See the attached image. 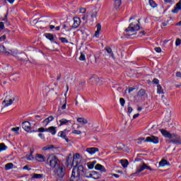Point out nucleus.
Segmentation results:
<instances>
[{"label":"nucleus","instance_id":"nucleus-1","mask_svg":"<svg viewBox=\"0 0 181 181\" xmlns=\"http://www.w3.org/2000/svg\"><path fill=\"white\" fill-rule=\"evenodd\" d=\"M139 19L136 21L134 23H131L127 28L124 30L123 35L127 36V39H131V36H134L136 35V32L141 29V26H139Z\"/></svg>","mask_w":181,"mask_h":181},{"label":"nucleus","instance_id":"nucleus-2","mask_svg":"<svg viewBox=\"0 0 181 181\" xmlns=\"http://www.w3.org/2000/svg\"><path fill=\"white\" fill-rule=\"evenodd\" d=\"M160 134L164 136V138H168V139H173L170 141V144H175L177 145H181V137L176 134H170L166 129H160Z\"/></svg>","mask_w":181,"mask_h":181},{"label":"nucleus","instance_id":"nucleus-3","mask_svg":"<svg viewBox=\"0 0 181 181\" xmlns=\"http://www.w3.org/2000/svg\"><path fill=\"white\" fill-rule=\"evenodd\" d=\"M84 174V167L82 165H78V163L76 161V165L72 170L71 177L76 179V177H81Z\"/></svg>","mask_w":181,"mask_h":181},{"label":"nucleus","instance_id":"nucleus-4","mask_svg":"<svg viewBox=\"0 0 181 181\" xmlns=\"http://www.w3.org/2000/svg\"><path fill=\"white\" fill-rule=\"evenodd\" d=\"M47 162H48L49 166H50L52 169H56V168L59 166V163L60 161L59 160V158H57V156H50L48 157Z\"/></svg>","mask_w":181,"mask_h":181},{"label":"nucleus","instance_id":"nucleus-5","mask_svg":"<svg viewBox=\"0 0 181 181\" xmlns=\"http://www.w3.org/2000/svg\"><path fill=\"white\" fill-rule=\"evenodd\" d=\"M145 170H150L151 172L153 171V169H152L151 166H148L146 163H143V165H140L139 168L136 169V172L132 173L131 176H138L139 173L144 172Z\"/></svg>","mask_w":181,"mask_h":181},{"label":"nucleus","instance_id":"nucleus-6","mask_svg":"<svg viewBox=\"0 0 181 181\" xmlns=\"http://www.w3.org/2000/svg\"><path fill=\"white\" fill-rule=\"evenodd\" d=\"M55 175H57L58 177H60L62 179V177H64V175H66V167L63 165H59L55 170Z\"/></svg>","mask_w":181,"mask_h":181},{"label":"nucleus","instance_id":"nucleus-7","mask_svg":"<svg viewBox=\"0 0 181 181\" xmlns=\"http://www.w3.org/2000/svg\"><path fill=\"white\" fill-rule=\"evenodd\" d=\"M146 142H148L149 144H154V145H158V144H159V137L155 136L153 135L147 136L146 138Z\"/></svg>","mask_w":181,"mask_h":181},{"label":"nucleus","instance_id":"nucleus-8","mask_svg":"<svg viewBox=\"0 0 181 181\" xmlns=\"http://www.w3.org/2000/svg\"><path fill=\"white\" fill-rule=\"evenodd\" d=\"M88 179H94V180H98V179H101V174L97 171H93L91 174L89 175H85Z\"/></svg>","mask_w":181,"mask_h":181},{"label":"nucleus","instance_id":"nucleus-9","mask_svg":"<svg viewBox=\"0 0 181 181\" xmlns=\"http://www.w3.org/2000/svg\"><path fill=\"white\" fill-rule=\"evenodd\" d=\"M22 128L26 132H29L30 134H32V124L30 122L28 121H25L22 123Z\"/></svg>","mask_w":181,"mask_h":181},{"label":"nucleus","instance_id":"nucleus-10","mask_svg":"<svg viewBox=\"0 0 181 181\" xmlns=\"http://www.w3.org/2000/svg\"><path fill=\"white\" fill-rule=\"evenodd\" d=\"M13 101H15V97L8 99V96H6L5 100L2 102V105H4V107H9V105L13 104Z\"/></svg>","mask_w":181,"mask_h":181},{"label":"nucleus","instance_id":"nucleus-11","mask_svg":"<svg viewBox=\"0 0 181 181\" xmlns=\"http://www.w3.org/2000/svg\"><path fill=\"white\" fill-rule=\"evenodd\" d=\"M2 70V73H4V74H9V73H11L13 69L11 66H9V64H6L3 66Z\"/></svg>","mask_w":181,"mask_h":181},{"label":"nucleus","instance_id":"nucleus-12","mask_svg":"<svg viewBox=\"0 0 181 181\" xmlns=\"http://www.w3.org/2000/svg\"><path fill=\"white\" fill-rule=\"evenodd\" d=\"M74 158H73V154L69 153L66 157L67 166H74Z\"/></svg>","mask_w":181,"mask_h":181},{"label":"nucleus","instance_id":"nucleus-13","mask_svg":"<svg viewBox=\"0 0 181 181\" xmlns=\"http://www.w3.org/2000/svg\"><path fill=\"white\" fill-rule=\"evenodd\" d=\"M88 16H90V22H94V19H97V9L92 10Z\"/></svg>","mask_w":181,"mask_h":181},{"label":"nucleus","instance_id":"nucleus-14","mask_svg":"<svg viewBox=\"0 0 181 181\" xmlns=\"http://www.w3.org/2000/svg\"><path fill=\"white\" fill-rule=\"evenodd\" d=\"M99 151H100V149L96 147H90V148H86V152H88V153H90V155H94L96 153V152H99Z\"/></svg>","mask_w":181,"mask_h":181},{"label":"nucleus","instance_id":"nucleus-15","mask_svg":"<svg viewBox=\"0 0 181 181\" xmlns=\"http://www.w3.org/2000/svg\"><path fill=\"white\" fill-rule=\"evenodd\" d=\"M47 132H49L52 135H56L57 134V127H49L47 128Z\"/></svg>","mask_w":181,"mask_h":181},{"label":"nucleus","instance_id":"nucleus-16","mask_svg":"<svg viewBox=\"0 0 181 181\" xmlns=\"http://www.w3.org/2000/svg\"><path fill=\"white\" fill-rule=\"evenodd\" d=\"M173 23V19L172 18H168L164 22L162 23L161 28H165V26H169V25H172Z\"/></svg>","mask_w":181,"mask_h":181},{"label":"nucleus","instance_id":"nucleus-17","mask_svg":"<svg viewBox=\"0 0 181 181\" xmlns=\"http://www.w3.org/2000/svg\"><path fill=\"white\" fill-rule=\"evenodd\" d=\"M35 160H37V162H46V157L42 154L37 153L35 155Z\"/></svg>","mask_w":181,"mask_h":181},{"label":"nucleus","instance_id":"nucleus-18","mask_svg":"<svg viewBox=\"0 0 181 181\" xmlns=\"http://www.w3.org/2000/svg\"><path fill=\"white\" fill-rule=\"evenodd\" d=\"M80 23H81L80 18H75L74 19V24L72 25V28L77 29V28H78V26H80Z\"/></svg>","mask_w":181,"mask_h":181},{"label":"nucleus","instance_id":"nucleus-19","mask_svg":"<svg viewBox=\"0 0 181 181\" xmlns=\"http://www.w3.org/2000/svg\"><path fill=\"white\" fill-rule=\"evenodd\" d=\"M170 166V163L168 160H166L165 159H162L160 162H159V166H160V168H164V166Z\"/></svg>","mask_w":181,"mask_h":181},{"label":"nucleus","instance_id":"nucleus-20","mask_svg":"<svg viewBox=\"0 0 181 181\" xmlns=\"http://www.w3.org/2000/svg\"><path fill=\"white\" fill-rule=\"evenodd\" d=\"M181 9V0L176 4L174 9L172 10L173 13H177Z\"/></svg>","mask_w":181,"mask_h":181},{"label":"nucleus","instance_id":"nucleus-21","mask_svg":"<svg viewBox=\"0 0 181 181\" xmlns=\"http://www.w3.org/2000/svg\"><path fill=\"white\" fill-rule=\"evenodd\" d=\"M105 49L107 53L110 54V57H112V59L115 60V55H114V52H112V49H111V47H107Z\"/></svg>","mask_w":181,"mask_h":181},{"label":"nucleus","instance_id":"nucleus-22","mask_svg":"<svg viewBox=\"0 0 181 181\" xmlns=\"http://www.w3.org/2000/svg\"><path fill=\"white\" fill-rule=\"evenodd\" d=\"M77 121L79 122V124H81V125H86V124H88V120L84 117H78Z\"/></svg>","mask_w":181,"mask_h":181},{"label":"nucleus","instance_id":"nucleus-23","mask_svg":"<svg viewBox=\"0 0 181 181\" xmlns=\"http://www.w3.org/2000/svg\"><path fill=\"white\" fill-rule=\"evenodd\" d=\"M45 36L48 40H50V42L54 41V36H53V34L52 33H45Z\"/></svg>","mask_w":181,"mask_h":181},{"label":"nucleus","instance_id":"nucleus-24","mask_svg":"<svg viewBox=\"0 0 181 181\" xmlns=\"http://www.w3.org/2000/svg\"><path fill=\"white\" fill-rule=\"evenodd\" d=\"M120 163L122 168H128V165H129V162L127 159L120 160Z\"/></svg>","mask_w":181,"mask_h":181},{"label":"nucleus","instance_id":"nucleus-25","mask_svg":"<svg viewBox=\"0 0 181 181\" xmlns=\"http://www.w3.org/2000/svg\"><path fill=\"white\" fill-rule=\"evenodd\" d=\"M59 148L54 147V145H47L42 148V151H49L50 149H58Z\"/></svg>","mask_w":181,"mask_h":181},{"label":"nucleus","instance_id":"nucleus-26","mask_svg":"<svg viewBox=\"0 0 181 181\" xmlns=\"http://www.w3.org/2000/svg\"><path fill=\"white\" fill-rule=\"evenodd\" d=\"M121 5H122V0H115V6L116 9H118Z\"/></svg>","mask_w":181,"mask_h":181},{"label":"nucleus","instance_id":"nucleus-27","mask_svg":"<svg viewBox=\"0 0 181 181\" xmlns=\"http://www.w3.org/2000/svg\"><path fill=\"white\" fill-rule=\"evenodd\" d=\"M62 30H65V32H70V30H71V28L69 26V25L63 24Z\"/></svg>","mask_w":181,"mask_h":181},{"label":"nucleus","instance_id":"nucleus-28","mask_svg":"<svg viewBox=\"0 0 181 181\" xmlns=\"http://www.w3.org/2000/svg\"><path fill=\"white\" fill-rule=\"evenodd\" d=\"M146 94V90L145 89H140L138 92L139 97H144V95Z\"/></svg>","mask_w":181,"mask_h":181},{"label":"nucleus","instance_id":"nucleus-29","mask_svg":"<svg viewBox=\"0 0 181 181\" xmlns=\"http://www.w3.org/2000/svg\"><path fill=\"white\" fill-rule=\"evenodd\" d=\"M60 124L59 127H63V125H66L67 122H70V120H67L66 119H62L59 120Z\"/></svg>","mask_w":181,"mask_h":181},{"label":"nucleus","instance_id":"nucleus-30","mask_svg":"<svg viewBox=\"0 0 181 181\" xmlns=\"http://www.w3.org/2000/svg\"><path fill=\"white\" fill-rule=\"evenodd\" d=\"M13 168V163H8L5 165V170H11V169Z\"/></svg>","mask_w":181,"mask_h":181},{"label":"nucleus","instance_id":"nucleus-31","mask_svg":"<svg viewBox=\"0 0 181 181\" xmlns=\"http://www.w3.org/2000/svg\"><path fill=\"white\" fill-rule=\"evenodd\" d=\"M142 142H144V144H145V142H148V141H146V139H145V138H144V137H139V138L137 139V144H138V145H142Z\"/></svg>","mask_w":181,"mask_h":181},{"label":"nucleus","instance_id":"nucleus-32","mask_svg":"<svg viewBox=\"0 0 181 181\" xmlns=\"http://www.w3.org/2000/svg\"><path fill=\"white\" fill-rule=\"evenodd\" d=\"M148 3L151 8H156L158 6V4L153 0H148Z\"/></svg>","mask_w":181,"mask_h":181},{"label":"nucleus","instance_id":"nucleus-33","mask_svg":"<svg viewBox=\"0 0 181 181\" xmlns=\"http://www.w3.org/2000/svg\"><path fill=\"white\" fill-rule=\"evenodd\" d=\"M157 94H164L163 89L160 85L157 86Z\"/></svg>","mask_w":181,"mask_h":181},{"label":"nucleus","instance_id":"nucleus-34","mask_svg":"<svg viewBox=\"0 0 181 181\" xmlns=\"http://www.w3.org/2000/svg\"><path fill=\"white\" fill-rule=\"evenodd\" d=\"M125 148V145L122 143L119 144L118 146H117V149L118 151H124V148Z\"/></svg>","mask_w":181,"mask_h":181},{"label":"nucleus","instance_id":"nucleus-35","mask_svg":"<svg viewBox=\"0 0 181 181\" xmlns=\"http://www.w3.org/2000/svg\"><path fill=\"white\" fill-rule=\"evenodd\" d=\"M7 146L4 143L0 144V152H2L3 151H6Z\"/></svg>","mask_w":181,"mask_h":181},{"label":"nucleus","instance_id":"nucleus-36","mask_svg":"<svg viewBox=\"0 0 181 181\" xmlns=\"http://www.w3.org/2000/svg\"><path fill=\"white\" fill-rule=\"evenodd\" d=\"M42 177H43V174L34 173L33 176V179H42Z\"/></svg>","mask_w":181,"mask_h":181},{"label":"nucleus","instance_id":"nucleus-37","mask_svg":"<svg viewBox=\"0 0 181 181\" xmlns=\"http://www.w3.org/2000/svg\"><path fill=\"white\" fill-rule=\"evenodd\" d=\"M59 136H60V138H62V139H64V138H66V133L64 132V131H61L58 133Z\"/></svg>","mask_w":181,"mask_h":181},{"label":"nucleus","instance_id":"nucleus-38","mask_svg":"<svg viewBox=\"0 0 181 181\" xmlns=\"http://www.w3.org/2000/svg\"><path fill=\"white\" fill-rule=\"evenodd\" d=\"M59 40H60L62 43H69V40L66 37H61L59 38Z\"/></svg>","mask_w":181,"mask_h":181},{"label":"nucleus","instance_id":"nucleus-39","mask_svg":"<svg viewBox=\"0 0 181 181\" xmlns=\"http://www.w3.org/2000/svg\"><path fill=\"white\" fill-rule=\"evenodd\" d=\"M82 20L83 21H86V22H91L90 21V16H88V15H86V16H83V17H82Z\"/></svg>","mask_w":181,"mask_h":181},{"label":"nucleus","instance_id":"nucleus-40","mask_svg":"<svg viewBox=\"0 0 181 181\" xmlns=\"http://www.w3.org/2000/svg\"><path fill=\"white\" fill-rule=\"evenodd\" d=\"M79 60H81V62H86V54H84L83 52L81 53Z\"/></svg>","mask_w":181,"mask_h":181},{"label":"nucleus","instance_id":"nucleus-41","mask_svg":"<svg viewBox=\"0 0 181 181\" xmlns=\"http://www.w3.org/2000/svg\"><path fill=\"white\" fill-rule=\"evenodd\" d=\"M132 111H134V109L132 108V107H131V105L129 103L127 105V114H131Z\"/></svg>","mask_w":181,"mask_h":181},{"label":"nucleus","instance_id":"nucleus-42","mask_svg":"<svg viewBox=\"0 0 181 181\" xmlns=\"http://www.w3.org/2000/svg\"><path fill=\"white\" fill-rule=\"evenodd\" d=\"M8 15H9V10H7L4 18L2 19L3 22H8Z\"/></svg>","mask_w":181,"mask_h":181},{"label":"nucleus","instance_id":"nucleus-43","mask_svg":"<svg viewBox=\"0 0 181 181\" xmlns=\"http://www.w3.org/2000/svg\"><path fill=\"white\" fill-rule=\"evenodd\" d=\"M49 29H51V30H53V29H55V30H60V26L55 27L53 25H49Z\"/></svg>","mask_w":181,"mask_h":181},{"label":"nucleus","instance_id":"nucleus-44","mask_svg":"<svg viewBox=\"0 0 181 181\" xmlns=\"http://www.w3.org/2000/svg\"><path fill=\"white\" fill-rule=\"evenodd\" d=\"M64 104L61 107L62 110H66L67 108V98H65Z\"/></svg>","mask_w":181,"mask_h":181},{"label":"nucleus","instance_id":"nucleus-45","mask_svg":"<svg viewBox=\"0 0 181 181\" xmlns=\"http://www.w3.org/2000/svg\"><path fill=\"white\" fill-rule=\"evenodd\" d=\"M25 158L27 160H33V159H35V158L33 157V155H31V154L27 155Z\"/></svg>","mask_w":181,"mask_h":181},{"label":"nucleus","instance_id":"nucleus-46","mask_svg":"<svg viewBox=\"0 0 181 181\" xmlns=\"http://www.w3.org/2000/svg\"><path fill=\"white\" fill-rule=\"evenodd\" d=\"M73 158H74V161H75L76 160H77V159H80V153H75V154L74 155Z\"/></svg>","mask_w":181,"mask_h":181},{"label":"nucleus","instance_id":"nucleus-47","mask_svg":"<svg viewBox=\"0 0 181 181\" xmlns=\"http://www.w3.org/2000/svg\"><path fill=\"white\" fill-rule=\"evenodd\" d=\"M103 168V165L101 164H97L95 166V170H101V168Z\"/></svg>","mask_w":181,"mask_h":181},{"label":"nucleus","instance_id":"nucleus-48","mask_svg":"<svg viewBox=\"0 0 181 181\" xmlns=\"http://www.w3.org/2000/svg\"><path fill=\"white\" fill-rule=\"evenodd\" d=\"M119 103L122 107H124V105H125V99H124V98H121L119 99Z\"/></svg>","mask_w":181,"mask_h":181},{"label":"nucleus","instance_id":"nucleus-49","mask_svg":"<svg viewBox=\"0 0 181 181\" xmlns=\"http://www.w3.org/2000/svg\"><path fill=\"white\" fill-rule=\"evenodd\" d=\"M38 132H47V129H45V127H40L38 129Z\"/></svg>","mask_w":181,"mask_h":181},{"label":"nucleus","instance_id":"nucleus-50","mask_svg":"<svg viewBox=\"0 0 181 181\" xmlns=\"http://www.w3.org/2000/svg\"><path fill=\"white\" fill-rule=\"evenodd\" d=\"M47 120L48 121V122H52V121L54 120V117L53 116H49L48 117L46 118Z\"/></svg>","mask_w":181,"mask_h":181},{"label":"nucleus","instance_id":"nucleus-51","mask_svg":"<svg viewBox=\"0 0 181 181\" xmlns=\"http://www.w3.org/2000/svg\"><path fill=\"white\" fill-rule=\"evenodd\" d=\"M181 40L180 38H177L175 41V46H180Z\"/></svg>","mask_w":181,"mask_h":181},{"label":"nucleus","instance_id":"nucleus-52","mask_svg":"<svg viewBox=\"0 0 181 181\" xmlns=\"http://www.w3.org/2000/svg\"><path fill=\"white\" fill-rule=\"evenodd\" d=\"M72 134H75L76 135H81V131L80 130H74Z\"/></svg>","mask_w":181,"mask_h":181},{"label":"nucleus","instance_id":"nucleus-53","mask_svg":"<svg viewBox=\"0 0 181 181\" xmlns=\"http://www.w3.org/2000/svg\"><path fill=\"white\" fill-rule=\"evenodd\" d=\"M6 40V35H3L0 37V42H4Z\"/></svg>","mask_w":181,"mask_h":181},{"label":"nucleus","instance_id":"nucleus-54","mask_svg":"<svg viewBox=\"0 0 181 181\" xmlns=\"http://www.w3.org/2000/svg\"><path fill=\"white\" fill-rule=\"evenodd\" d=\"M5 28V24L4 22H0V32L1 30H4V28Z\"/></svg>","mask_w":181,"mask_h":181},{"label":"nucleus","instance_id":"nucleus-55","mask_svg":"<svg viewBox=\"0 0 181 181\" xmlns=\"http://www.w3.org/2000/svg\"><path fill=\"white\" fill-rule=\"evenodd\" d=\"M38 136H39V138H40V139H46V137L45 136V134H43L42 133H39Z\"/></svg>","mask_w":181,"mask_h":181},{"label":"nucleus","instance_id":"nucleus-56","mask_svg":"<svg viewBox=\"0 0 181 181\" xmlns=\"http://www.w3.org/2000/svg\"><path fill=\"white\" fill-rule=\"evenodd\" d=\"M86 11L87 10L86 9V8H81L79 10L80 13H86Z\"/></svg>","mask_w":181,"mask_h":181},{"label":"nucleus","instance_id":"nucleus-57","mask_svg":"<svg viewBox=\"0 0 181 181\" xmlns=\"http://www.w3.org/2000/svg\"><path fill=\"white\" fill-rule=\"evenodd\" d=\"M35 118L37 121H42V116L41 115H35Z\"/></svg>","mask_w":181,"mask_h":181},{"label":"nucleus","instance_id":"nucleus-58","mask_svg":"<svg viewBox=\"0 0 181 181\" xmlns=\"http://www.w3.org/2000/svg\"><path fill=\"white\" fill-rule=\"evenodd\" d=\"M100 171H101L103 173H107V169H105L104 165H102L101 170Z\"/></svg>","mask_w":181,"mask_h":181},{"label":"nucleus","instance_id":"nucleus-59","mask_svg":"<svg viewBox=\"0 0 181 181\" xmlns=\"http://www.w3.org/2000/svg\"><path fill=\"white\" fill-rule=\"evenodd\" d=\"M154 50L156 52V53H160V52H162V49H160L159 47H156Z\"/></svg>","mask_w":181,"mask_h":181},{"label":"nucleus","instance_id":"nucleus-60","mask_svg":"<svg viewBox=\"0 0 181 181\" xmlns=\"http://www.w3.org/2000/svg\"><path fill=\"white\" fill-rule=\"evenodd\" d=\"M153 84H159V79L155 78L153 79Z\"/></svg>","mask_w":181,"mask_h":181},{"label":"nucleus","instance_id":"nucleus-61","mask_svg":"<svg viewBox=\"0 0 181 181\" xmlns=\"http://www.w3.org/2000/svg\"><path fill=\"white\" fill-rule=\"evenodd\" d=\"M11 131L13 132H19V127H13L11 129Z\"/></svg>","mask_w":181,"mask_h":181},{"label":"nucleus","instance_id":"nucleus-62","mask_svg":"<svg viewBox=\"0 0 181 181\" xmlns=\"http://www.w3.org/2000/svg\"><path fill=\"white\" fill-rule=\"evenodd\" d=\"M97 30L101 32V24L98 23L96 25Z\"/></svg>","mask_w":181,"mask_h":181},{"label":"nucleus","instance_id":"nucleus-63","mask_svg":"<svg viewBox=\"0 0 181 181\" xmlns=\"http://www.w3.org/2000/svg\"><path fill=\"white\" fill-rule=\"evenodd\" d=\"M95 37H97V38L100 37V31L96 30L95 32Z\"/></svg>","mask_w":181,"mask_h":181},{"label":"nucleus","instance_id":"nucleus-64","mask_svg":"<svg viewBox=\"0 0 181 181\" xmlns=\"http://www.w3.org/2000/svg\"><path fill=\"white\" fill-rule=\"evenodd\" d=\"M88 168L90 170L94 169V165L92 164V163H90V164L88 163Z\"/></svg>","mask_w":181,"mask_h":181}]
</instances>
